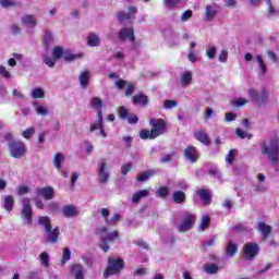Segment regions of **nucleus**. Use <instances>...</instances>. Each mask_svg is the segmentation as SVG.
<instances>
[{
    "instance_id": "nucleus-63",
    "label": "nucleus",
    "mask_w": 279,
    "mask_h": 279,
    "mask_svg": "<svg viewBox=\"0 0 279 279\" xmlns=\"http://www.w3.org/2000/svg\"><path fill=\"white\" fill-rule=\"evenodd\" d=\"M0 75H2L4 80H10V72H8L3 65H0Z\"/></svg>"
},
{
    "instance_id": "nucleus-24",
    "label": "nucleus",
    "mask_w": 279,
    "mask_h": 279,
    "mask_svg": "<svg viewBox=\"0 0 279 279\" xmlns=\"http://www.w3.org/2000/svg\"><path fill=\"white\" fill-rule=\"evenodd\" d=\"M33 108L39 117H47L49 114V109L46 106L40 105L39 102H34Z\"/></svg>"
},
{
    "instance_id": "nucleus-45",
    "label": "nucleus",
    "mask_w": 279,
    "mask_h": 279,
    "mask_svg": "<svg viewBox=\"0 0 279 279\" xmlns=\"http://www.w3.org/2000/svg\"><path fill=\"white\" fill-rule=\"evenodd\" d=\"M231 104L236 108H241L242 106H246V104H250V100H247V98H235L231 101Z\"/></svg>"
},
{
    "instance_id": "nucleus-37",
    "label": "nucleus",
    "mask_w": 279,
    "mask_h": 279,
    "mask_svg": "<svg viewBox=\"0 0 279 279\" xmlns=\"http://www.w3.org/2000/svg\"><path fill=\"white\" fill-rule=\"evenodd\" d=\"M63 60L66 62H73V60H77V58H82V54H73L71 50H63Z\"/></svg>"
},
{
    "instance_id": "nucleus-18",
    "label": "nucleus",
    "mask_w": 279,
    "mask_h": 279,
    "mask_svg": "<svg viewBox=\"0 0 279 279\" xmlns=\"http://www.w3.org/2000/svg\"><path fill=\"white\" fill-rule=\"evenodd\" d=\"M219 13V7L213 4V5H207L205 10V21H213L215 16Z\"/></svg>"
},
{
    "instance_id": "nucleus-29",
    "label": "nucleus",
    "mask_w": 279,
    "mask_h": 279,
    "mask_svg": "<svg viewBox=\"0 0 279 279\" xmlns=\"http://www.w3.org/2000/svg\"><path fill=\"white\" fill-rule=\"evenodd\" d=\"M203 270L209 276H215V274L219 272V266L217 264H205Z\"/></svg>"
},
{
    "instance_id": "nucleus-13",
    "label": "nucleus",
    "mask_w": 279,
    "mask_h": 279,
    "mask_svg": "<svg viewBox=\"0 0 279 279\" xmlns=\"http://www.w3.org/2000/svg\"><path fill=\"white\" fill-rule=\"evenodd\" d=\"M120 40H129V43H134L136 37H134V28H122L119 34Z\"/></svg>"
},
{
    "instance_id": "nucleus-55",
    "label": "nucleus",
    "mask_w": 279,
    "mask_h": 279,
    "mask_svg": "<svg viewBox=\"0 0 279 279\" xmlns=\"http://www.w3.org/2000/svg\"><path fill=\"white\" fill-rule=\"evenodd\" d=\"M68 260H71V250L64 248L61 265H64Z\"/></svg>"
},
{
    "instance_id": "nucleus-57",
    "label": "nucleus",
    "mask_w": 279,
    "mask_h": 279,
    "mask_svg": "<svg viewBox=\"0 0 279 279\" xmlns=\"http://www.w3.org/2000/svg\"><path fill=\"white\" fill-rule=\"evenodd\" d=\"M192 16H193V11L186 10L185 12H183V13L181 14V21H182V23H186V21H189Z\"/></svg>"
},
{
    "instance_id": "nucleus-3",
    "label": "nucleus",
    "mask_w": 279,
    "mask_h": 279,
    "mask_svg": "<svg viewBox=\"0 0 279 279\" xmlns=\"http://www.w3.org/2000/svg\"><path fill=\"white\" fill-rule=\"evenodd\" d=\"M123 267H125V263L121 258L117 257H109L108 258V266L105 269L102 276L104 278H110V276H117L121 274Z\"/></svg>"
},
{
    "instance_id": "nucleus-23",
    "label": "nucleus",
    "mask_w": 279,
    "mask_h": 279,
    "mask_svg": "<svg viewBox=\"0 0 279 279\" xmlns=\"http://www.w3.org/2000/svg\"><path fill=\"white\" fill-rule=\"evenodd\" d=\"M87 45L88 47H99V45H101V39H99V35L90 33L87 36Z\"/></svg>"
},
{
    "instance_id": "nucleus-14",
    "label": "nucleus",
    "mask_w": 279,
    "mask_h": 279,
    "mask_svg": "<svg viewBox=\"0 0 279 279\" xmlns=\"http://www.w3.org/2000/svg\"><path fill=\"white\" fill-rule=\"evenodd\" d=\"M136 12H138V9H136V7H129L128 12H119L118 13V20L119 21H130V19L135 16Z\"/></svg>"
},
{
    "instance_id": "nucleus-51",
    "label": "nucleus",
    "mask_w": 279,
    "mask_h": 279,
    "mask_svg": "<svg viewBox=\"0 0 279 279\" xmlns=\"http://www.w3.org/2000/svg\"><path fill=\"white\" fill-rule=\"evenodd\" d=\"M119 116L122 120H129L130 119V111L124 106L120 107L119 109Z\"/></svg>"
},
{
    "instance_id": "nucleus-6",
    "label": "nucleus",
    "mask_w": 279,
    "mask_h": 279,
    "mask_svg": "<svg viewBox=\"0 0 279 279\" xmlns=\"http://www.w3.org/2000/svg\"><path fill=\"white\" fill-rule=\"evenodd\" d=\"M182 222L178 226L179 232H189L194 226L195 220L197 217L194 216V214H191L190 211H184L182 214Z\"/></svg>"
},
{
    "instance_id": "nucleus-32",
    "label": "nucleus",
    "mask_w": 279,
    "mask_h": 279,
    "mask_svg": "<svg viewBox=\"0 0 279 279\" xmlns=\"http://www.w3.org/2000/svg\"><path fill=\"white\" fill-rule=\"evenodd\" d=\"M89 106L90 108H93L94 110H101V108L104 107V100H101V98L94 96L92 97L90 101H89Z\"/></svg>"
},
{
    "instance_id": "nucleus-19",
    "label": "nucleus",
    "mask_w": 279,
    "mask_h": 279,
    "mask_svg": "<svg viewBox=\"0 0 279 279\" xmlns=\"http://www.w3.org/2000/svg\"><path fill=\"white\" fill-rule=\"evenodd\" d=\"M194 138L196 141H199V143H203V145H210V137H208V134L206 133V131L195 132Z\"/></svg>"
},
{
    "instance_id": "nucleus-15",
    "label": "nucleus",
    "mask_w": 279,
    "mask_h": 279,
    "mask_svg": "<svg viewBox=\"0 0 279 279\" xmlns=\"http://www.w3.org/2000/svg\"><path fill=\"white\" fill-rule=\"evenodd\" d=\"M257 229L263 236V241H267V239H269V235L271 234V226L265 222H258Z\"/></svg>"
},
{
    "instance_id": "nucleus-9",
    "label": "nucleus",
    "mask_w": 279,
    "mask_h": 279,
    "mask_svg": "<svg viewBox=\"0 0 279 279\" xmlns=\"http://www.w3.org/2000/svg\"><path fill=\"white\" fill-rule=\"evenodd\" d=\"M151 125V136L158 138V136H162L167 132V123L162 119L153 118L149 121Z\"/></svg>"
},
{
    "instance_id": "nucleus-61",
    "label": "nucleus",
    "mask_w": 279,
    "mask_h": 279,
    "mask_svg": "<svg viewBox=\"0 0 279 279\" xmlns=\"http://www.w3.org/2000/svg\"><path fill=\"white\" fill-rule=\"evenodd\" d=\"M29 193V187L26 185H21L17 190V195H27Z\"/></svg>"
},
{
    "instance_id": "nucleus-43",
    "label": "nucleus",
    "mask_w": 279,
    "mask_h": 279,
    "mask_svg": "<svg viewBox=\"0 0 279 279\" xmlns=\"http://www.w3.org/2000/svg\"><path fill=\"white\" fill-rule=\"evenodd\" d=\"M182 1L184 0H163V3L166 8H168L169 10H173L174 8H178V5L182 3Z\"/></svg>"
},
{
    "instance_id": "nucleus-53",
    "label": "nucleus",
    "mask_w": 279,
    "mask_h": 279,
    "mask_svg": "<svg viewBox=\"0 0 279 279\" xmlns=\"http://www.w3.org/2000/svg\"><path fill=\"white\" fill-rule=\"evenodd\" d=\"M56 60H58V59L54 58L53 56L52 57H49V56L44 57L45 64H47V66H50V68L56 65Z\"/></svg>"
},
{
    "instance_id": "nucleus-49",
    "label": "nucleus",
    "mask_w": 279,
    "mask_h": 279,
    "mask_svg": "<svg viewBox=\"0 0 279 279\" xmlns=\"http://www.w3.org/2000/svg\"><path fill=\"white\" fill-rule=\"evenodd\" d=\"M151 130H147V129H143L141 132H140V137L143 140V141H147V138H150V140H154L156 137H153L151 135Z\"/></svg>"
},
{
    "instance_id": "nucleus-30",
    "label": "nucleus",
    "mask_w": 279,
    "mask_h": 279,
    "mask_svg": "<svg viewBox=\"0 0 279 279\" xmlns=\"http://www.w3.org/2000/svg\"><path fill=\"white\" fill-rule=\"evenodd\" d=\"M174 204H184L186 202V194L182 191H177L172 194Z\"/></svg>"
},
{
    "instance_id": "nucleus-25",
    "label": "nucleus",
    "mask_w": 279,
    "mask_h": 279,
    "mask_svg": "<svg viewBox=\"0 0 279 279\" xmlns=\"http://www.w3.org/2000/svg\"><path fill=\"white\" fill-rule=\"evenodd\" d=\"M104 128V112L101 110L98 111V120L90 124L89 132H95V130H99Z\"/></svg>"
},
{
    "instance_id": "nucleus-28",
    "label": "nucleus",
    "mask_w": 279,
    "mask_h": 279,
    "mask_svg": "<svg viewBox=\"0 0 279 279\" xmlns=\"http://www.w3.org/2000/svg\"><path fill=\"white\" fill-rule=\"evenodd\" d=\"M2 208H4L7 213H12V209L14 208V196H4Z\"/></svg>"
},
{
    "instance_id": "nucleus-41",
    "label": "nucleus",
    "mask_w": 279,
    "mask_h": 279,
    "mask_svg": "<svg viewBox=\"0 0 279 279\" xmlns=\"http://www.w3.org/2000/svg\"><path fill=\"white\" fill-rule=\"evenodd\" d=\"M206 56L209 60H215V58L217 57V47H215L214 45L208 46L206 48Z\"/></svg>"
},
{
    "instance_id": "nucleus-4",
    "label": "nucleus",
    "mask_w": 279,
    "mask_h": 279,
    "mask_svg": "<svg viewBox=\"0 0 279 279\" xmlns=\"http://www.w3.org/2000/svg\"><path fill=\"white\" fill-rule=\"evenodd\" d=\"M98 233L101 239V244L100 247L104 252H110V245L109 243H112L116 239H119V232L113 231V232H108V229L106 227H102L98 229Z\"/></svg>"
},
{
    "instance_id": "nucleus-2",
    "label": "nucleus",
    "mask_w": 279,
    "mask_h": 279,
    "mask_svg": "<svg viewBox=\"0 0 279 279\" xmlns=\"http://www.w3.org/2000/svg\"><path fill=\"white\" fill-rule=\"evenodd\" d=\"M39 223L40 226H44L46 232V241H48V243H57L58 238L60 236V229H58V227L52 229L51 220L47 216L39 217Z\"/></svg>"
},
{
    "instance_id": "nucleus-26",
    "label": "nucleus",
    "mask_w": 279,
    "mask_h": 279,
    "mask_svg": "<svg viewBox=\"0 0 279 279\" xmlns=\"http://www.w3.org/2000/svg\"><path fill=\"white\" fill-rule=\"evenodd\" d=\"M64 160H66V157H64L62 153L54 154L53 161H52L53 167L58 169V171H60V169H62V162H64Z\"/></svg>"
},
{
    "instance_id": "nucleus-44",
    "label": "nucleus",
    "mask_w": 279,
    "mask_h": 279,
    "mask_svg": "<svg viewBox=\"0 0 279 279\" xmlns=\"http://www.w3.org/2000/svg\"><path fill=\"white\" fill-rule=\"evenodd\" d=\"M151 175H154V171L153 170H148V171L143 172L140 175H137V180L140 182H147L151 178Z\"/></svg>"
},
{
    "instance_id": "nucleus-46",
    "label": "nucleus",
    "mask_w": 279,
    "mask_h": 279,
    "mask_svg": "<svg viewBox=\"0 0 279 279\" xmlns=\"http://www.w3.org/2000/svg\"><path fill=\"white\" fill-rule=\"evenodd\" d=\"M236 154H239V151L236 149H231L228 153V155L226 156L227 165H232L234 162V158L236 157Z\"/></svg>"
},
{
    "instance_id": "nucleus-60",
    "label": "nucleus",
    "mask_w": 279,
    "mask_h": 279,
    "mask_svg": "<svg viewBox=\"0 0 279 279\" xmlns=\"http://www.w3.org/2000/svg\"><path fill=\"white\" fill-rule=\"evenodd\" d=\"M135 90V86L132 83H129L125 88V97H130Z\"/></svg>"
},
{
    "instance_id": "nucleus-62",
    "label": "nucleus",
    "mask_w": 279,
    "mask_h": 279,
    "mask_svg": "<svg viewBox=\"0 0 279 279\" xmlns=\"http://www.w3.org/2000/svg\"><path fill=\"white\" fill-rule=\"evenodd\" d=\"M218 60L219 62H228V50H221Z\"/></svg>"
},
{
    "instance_id": "nucleus-10",
    "label": "nucleus",
    "mask_w": 279,
    "mask_h": 279,
    "mask_svg": "<svg viewBox=\"0 0 279 279\" xmlns=\"http://www.w3.org/2000/svg\"><path fill=\"white\" fill-rule=\"evenodd\" d=\"M29 198H23L22 199V216L25 226H32V217H34V213L32 211V205H31Z\"/></svg>"
},
{
    "instance_id": "nucleus-17",
    "label": "nucleus",
    "mask_w": 279,
    "mask_h": 279,
    "mask_svg": "<svg viewBox=\"0 0 279 279\" xmlns=\"http://www.w3.org/2000/svg\"><path fill=\"white\" fill-rule=\"evenodd\" d=\"M22 25H24L25 27H28L31 29H34V27H36V25H38V21L36 20V16L26 14L22 17Z\"/></svg>"
},
{
    "instance_id": "nucleus-35",
    "label": "nucleus",
    "mask_w": 279,
    "mask_h": 279,
    "mask_svg": "<svg viewBox=\"0 0 279 279\" xmlns=\"http://www.w3.org/2000/svg\"><path fill=\"white\" fill-rule=\"evenodd\" d=\"M147 96L145 94H140L133 96V104L140 105V106H147Z\"/></svg>"
},
{
    "instance_id": "nucleus-22",
    "label": "nucleus",
    "mask_w": 279,
    "mask_h": 279,
    "mask_svg": "<svg viewBox=\"0 0 279 279\" xmlns=\"http://www.w3.org/2000/svg\"><path fill=\"white\" fill-rule=\"evenodd\" d=\"M78 82L82 88H88V82H90V73L88 71L81 72Z\"/></svg>"
},
{
    "instance_id": "nucleus-5",
    "label": "nucleus",
    "mask_w": 279,
    "mask_h": 279,
    "mask_svg": "<svg viewBox=\"0 0 279 279\" xmlns=\"http://www.w3.org/2000/svg\"><path fill=\"white\" fill-rule=\"evenodd\" d=\"M248 97H251V101L257 104V106H263L269 101V92L267 88H262L260 93L256 92L254 88L248 89Z\"/></svg>"
},
{
    "instance_id": "nucleus-20",
    "label": "nucleus",
    "mask_w": 279,
    "mask_h": 279,
    "mask_svg": "<svg viewBox=\"0 0 279 279\" xmlns=\"http://www.w3.org/2000/svg\"><path fill=\"white\" fill-rule=\"evenodd\" d=\"M39 194L45 199L49 201V199H53V195L56 194V191L53 190L52 186H46V187L39 189Z\"/></svg>"
},
{
    "instance_id": "nucleus-34",
    "label": "nucleus",
    "mask_w": 279,
    "mask_h": 279,
    "mask_svg": "<svg viewBox=\"0 0 279 279\" xmlns=\"http://www.w3.org/2000/svg\"><path fill=\"white\" fill-rule=\"evenodd\" d=\"M256 62L259 68V75L265 76L267 73V65L265 64V60H263V56L258 54L256 57Z\"/></svg>"
},
{
    "instance_id": "nucleus-33",
    "label": "nucleus",
    "mask_w": 279,
    "mask_h": 279,
    "mask_svg": "<svg viewBox=\"0 0 279 279\" xmlns=\"http://www.w3.org/2000/svg\"><path fill=\"white\" fill-rule=\"evenodd\" d=\"M72 274L75 279H84V268L80 264H74L72 266Z\"/></svg>"
},
{
    "instance_id": "nucleus-40",
    "label": "nucleus",
    "mask_w": 279,
    "mask_h": 279,
    "mask_svg": "<svg viewBox=\"0 0 279 279\" xmlns=\"http://www.w3.org/2000/svg\"><path fill=\"white\" fill-rule=\"evenodd\" d=\"M239 251V246L234 242H229L227 245V256H234Z\"/></svg>"
},
{
    "instance_id": "nucleus-31",
    "label": "nucleus",
    "mask_w": 279,
    "mask_h": 279,
    "mask_svg": "<svg viewBox=\"0 0 279 279\" xmlns=\"http://www.w3.org/2000/svg\"><path fill=\"white\" fill-rule=\"evenodd\" d=\"M149 196V190H140L133 195L132 202L133 204H138L143 197Z\"/></svg>"
},
{
    "instance_id": "nucleus-42",
    "label": "nucleus",
    "mask_w": 279,
    "mask_h": 279,
    "mask_svg": "<svg viewBox=\"0 0 279 279\" xmlns=\"http://www.w3.org/2000/svg\"><path fill=\"white\" fill-rule=\"evenodd\" d=\"M32 98L33 99H44L45 98V90L43 88L37 87L32 90Z\"/></svg>"
},
{
    "instance_id": "nucleus-7",
    "label": "nucleus",
    "mask_w": 279,
    "mask_h": 279,
    "mask_svg": "<svg viewBox=\"0 0 279 279\" xmlns=\"http://www.w3.org/2000/svg\"><path fill=\"white\" fill-rule=\"evenodd\" d=\"M108 160L106 158H100L98 160V181L100 184H107L108 180H110V171H108Z\"/></svg>"
},
{
    "instance_id": "nucleus-36",
    "label": "nucleus",
    "mask_w": 279,
    "mask_h": 279,
    "mask_svg": "<svg viewBox=\"0 0 279 279\" xmlns=\"http://www.w3.org/2000/svg\"><path fill=\"white\" fill-rule=\"evenodd\" d=\"M267 4V16L268 19H274V16H278V10L274 8V4H271V0H265Z\"/></svg>"
},
{
    "instance_id": "nucleus-56",
    "label": "nucleus",
    "mask_w": 279,
    "mask_h": 279,
    "mask_svg": "<svg viewBox=\"0 0 279 279\" xmlns=\"http://www.w3.org/2000/svg\"><path fill=\"white\" fill-rule=\"evenodd\" d=\"M169 195V187H159L157 191V197H167Z\"/></svg>"
},
{
    "instance_id": "nucleus-48",
    "label": "nucleus",
    "mask_w": 279,
    "mask_h": 279,
    "mask_svg": "<svg viewBox=\"0 0 279 279\" xmlns=\"http://www.w3.org/2000/svg\"><path fill=\"white\" fill-rule=\"evenodd\" d=\"M39 260H40L43 267H46V268L49 267V253L43 252L39 255Z\"/></svg>"
},
{
    "instance_id": "nucleus-52",
    "label": "nucleus",
    "mask_w": 279,
    "mask_h": 279,
    "mask_svg": "<svg viewBox=\"0 0 279 279\" xmlns=\"http://www.w3.org/2000/svg\"><path fill=\"white\" fill-rule=\"evenodd\" d=\"M177 107H178V101H175V100H169V99H167V100H165V102H163V108H165L166 110H171V109L177 108Z\"/></svg>"
},
{
    "instance_id": "nucleus-38",
    "label": "nucleus",
    "mask_w": 279,
    "mask_h": 279,
    "mask_svg": "<svg viewBox=\"0 0 279 279\" xmlns=\"http://www.w3.org/2000/svg\"><path fill=\"white\" fill-rule=\"evenodd\" d=\"M54 40L56 38L53 37L51 31H46L44 35V44L46 45V47H51Z\"/></svg>"
},
{
    "instance_id": "nucleus-11",
    "label": "nucleus",
    "mask_w": 279,
    "mask_h": 279,
    "mask_svg": "<svg viewBox=\"0 0 279 279\" xmlns=\"http://www.w3.org/2000/svg\"><path fill=\"white\" fill-rule=\"evenodd\" d=\"M260 247H258V244L254 242H250L245 244L244 246V258L246 260H253V258H256V255L258 254Z\"/></svg>"
},
{
    "instance_id": "nucleus-1",
    "label": "nucleus",
    "mask_w": 279,
    "mask_h": 279,
    "mask_svg": "<svg viewBox=\"0 0 279 279\" xmlns=\"http://www.w3.org/2000/svg\"><path fill=\"white\" fill-rule=\"evenodd\" d=\"M262 156H265L270 165H279V142L278 137H271L268 141L259 143Z\"/></svg>"
},
{
    "instance_id": "nucleus-27",
    "label": "nucleus",
    "mask_w": 279,
    "mask_h": 279,
    "mask_svg": "<svg viewBox=\"0 0 279 279\" xmlns=\"http://www.w3.org/2000/svg\"><path fill=\"white\" fill-rule=\"evenodd\" d=\"M193 82V74L189 71L181 75V87L186 88Z\"/></svg>"
},
{
    "instance_id": "nucleus-59",
    "label": "nucleus",
    "mask_w": 279,
    "mask_h": 279,
    "mask_svg": "<svg viewBox=\"0 0 279 279\" xmlns=\"http://www.w3.org/2000/svg\"><path fill=\"white\" fill-rule=\"evenodd\" d=\"M235 134H238L240 138H252V134L245 133L242 129H236Z\"/></svg>"
},
{
    "instance_id": "nucleus-21",
    "label": "nucleus",
    "mask_w": 279,
    "mask_h": 279,
    "mask_svg": "<svg viewBox=\"0 0 279 279\" xmlns=\"http://www.w3.org/2000/svg\"><path fill=\"white\" fill-rule=\"evenodd\" d=\"M62 213L64 215V217L71 218V217H76V215L80 214V211L77 210V207L73 206V205H66L62 208Z\"/></svg>"
},
{
    "instance_id": "nucleus-47",
    "label": "nucleus",
    "mask_w": 279,
    "mask_h": 279,
    "mask_svg": "<svg viewBox=\"0 0 279 279\" xmlns=\"http://www.w3.org/2000/svg\"><path fill=\"white\" fill-rule=\"evenodd\" d=\"M52 56L57 59L60 60V58H63L64 56V49H62L61 46H56L52 50Z\"/></svg>"
},
{
    "instance_id": "nucleus-64",
    "label": "nucleus",
    "mask_w": 279,
    "mask_h": 279,
    "mask_svg": "<svg viewBox=\"0 0 279 279\" xmlns=\"http://www.w3.org/2000/svg\"><path fill=\"white\" fill-rule=\"evenodd\" d=\"M177 189H181V191H186L189 189V184L186 181H179L175 183Z\"/></svg>"
},
{
    "instance_id": "nucleus-16",
    "label": "nucleus",
    "mask_w": 279,
    "mask_h": 279,
    "mask_svg": "<svg viewBox=\"0 0 279 279\" xmlns=\"http://www.w3.org/2000/svg\"><path fill=\"white\" fill-rule=\"evenodd\" d=\"M196 194L201 198L202 203L205 204V206H208L213 202V195L210 194V191L208 190H198L196 191Z\"/></svg>"
},
{
    "instance_id": "nucleus-50",
    "label": "nucleus",
    "mask_w": 279,
    "mask_h": 279,
    "mask_svg": "<svg viewBox=\"0 0 279 279\" xmlns=\"http://www.w3.org/2000/svg\"><path fill=\"white\" fill-rule=\"evenodd\" d=\"M0 5L1 8H14L15 5H21V3L13 0H0Z\"/></svg>"
},
{
    "instance_id": "nucleus-12",
    "label": "nucleus",
    "mask_w": 279,
    "mask_h": 279,
    "mask_svg": "<svg viewBox=\"0 0 279 279\" xmlns=\"http://www.w3.org/2000/svg\"><path fill=\"white\" fill-rule=\"evenodd\" d=\"M184 156L191 162H197V159L199 158V153L194 146H187L184 150Z\"/></svg>"
},
{
    "instance_id": "nucleus-8",
    "label": "nucleus",
    "mask_w": 279,
    "mask_h": 279,
    "mask_svg": "<svg viewBox=\"0 0 279 279\" xmlns=\"http://www.w3.org/2000/svg\"><path fill=\"white\" fill-rule=\"evenodd\" d=\"M9 151L12 158H23L27 150L25 149V144L21 141H13L9 144Z\"/></svg>"
},
{
    "instance_id": "nucleus-58",
    "label": "nucleus",
    "mask_w": 279,
    "mask_h": 279,
    "mask_svg": "<svg viewBox=\"0 0 279 279\" xmlns=\"http://www.w3.org/2000/svg\"><path fill=\"white\" fill-rule=\"evenodd\" d=\"M132 167H134V165L132 162L123 165L122 166V175H128V173H130L132 171Z\"/></svg>"
},
{
    "instance_id": "nucleus-39",
    "label": "nucleus",
    "mask_w": 279,
    "mask_h": 279,
    "mask_svg": "<svg viewBox=\"0 0 279 279\" xmlns=\"http://www.w3.org/2000/svg\"><path fill=\"white\" fill-rule=\"evenodd\" d=\"M209 226H210V217L203 216L201 223L198 226V232H204V230L208 229Z\"/></svg>"
},
{
    "instance_id": "nucleus-54",
    "label": "nucleus",
    "mask_w": 279,
    "mask_h": 279,
    "mask_svg": "<svg viewBox=\"0 0 279 279\" xmlns=\"http://www.w3.org/2000/svg\"><path fill=\"white\" fill-rule=\"evenodd\" d=\"M34 134H36V130H35L34 128H29V129H26V130L22 133V136H23V138L29 140L31 137L34 136Z\"/></svg>"
}]
</instances>
